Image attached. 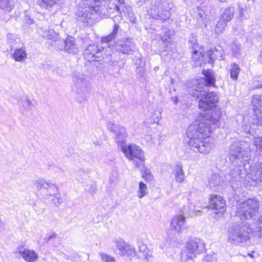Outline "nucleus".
Instances as JSON below:
<instances>
[{
  "label": "nucleus",
  "instance_id": "1",
  "mask_svg": "<svg viewBox=\"0 0 262 262\" xmlns=\"http://www.w3.org/2000/svg\"><path fill=\"white\" fill-rule=\"evenodd\" d=\"M250 138L243 141L233 142L229 148V160L233 167L230 172L229 181L232 187L234 183L247 182L249 185H255L262 181V163H257L253 166L249 163L252 150Z\"/></svg>",
  "mask_w": 262,
  "mask_h": 262
},
{
  "label": "nucleus",
  "instance_id": "2",
  "mask_svg": "<svg viewBox=\"0 0 262 262\" xmlns=\"http://www.w3.org/2000/svg\"><path fill=\"white\" fill-rule=\"evenodd\" d=\"M221 116V109H209L188 127L186 133L190 150L205 155L210 153L214 147L213 142L209 139L212 132L211 124L217 126Z\"/></svg>",
  "mask_w": 262,
  "mask_h": 262
},
{
  "label": "nucleus",
  "instance_id": "3",
  "mask_svg": "<svg viewBox=\"0 0 262 262\" xmlns=\"http://www.w3.org/2000/svg\"><path fill=\"white\" fill-rule=\"evenodd\" d=\"M119 26L115 24L111 33L101 38V45L91 44L84 51V56L88 60L99 61L103 59L112 66H117L118 62L113 59L112 42L118 36Z\"/></svg>",
  "mask_w": 262,
  "mask_h": 262
},
{
  "label": "nucleus",
  "instance_id": "4",
  "mask_svg": "<svg viewBox=\"0 0 262 262\" xmlns=\"http://www.w3.org/2000/svg\"><path fill=\"white\" fill-rule=\"evenodd\" d=\"M193 83L192 90L195 92H192V96L196 98H200L199 107L203 111L212 109L218 102L219 96L217 93L215 92H205L204 85L202 83L200 84L199 81H189L186 83V86L191 88V84Z\"/></svg>",
  "mask_w": 262,
  "mask_h": 262
},
{
  "label": "nucleus",
  "instance_id": "5",
  "mask_svg": "<svg viewBox=\"0 0 262 262\" xmlns=\"http://www.w3.org/2000/svg\"><path fill=\"white\" fill-rule=\"evenodd\" d=\"M258 209L259 201L254 198L249 199L238 204L235 214L241 220H250L255 216Z\"/></svg>",
  "mask_w": 262,
  "mask_h": 262
},
{
  "label": "nucleus",
  "instance_id": "6",
  "mask_svg": "<svg viewBox=\"0 0 262 262\" xmlns=\"http://www.w3.org/2000/svg\"><path fill=\"white\" fill-rule=\"evenodd\" d=\"M72 82L73 91L77 93L82 100L85 99L91 90L86 76L82 72H75L73 74Z\"/></svg>",
  "mask_w": 262,
  "mask_h": 262
},
{
  "label": "nucleus",
  "instance_id": "7",
  "mask_svg": "<svg viewBox=\"0 0 262 262\" xmlns=\"http://www.w3.org/2000/svg\"><path fill=\"white\" fill-rule=\"evenodd\" d=\"M253 114L249 117H245L243 125L262 124V94L254 95L251 100Z\"/></svg>",
  "mask_w": 262,
  "mask_h": 262
},
{
  "label": "nucleus",
  "instance_id": "8",
  "mask_svg": "<svg viewBox=\"0 0 262 262\" xmlns=\"http://www.w3.org/2000/svg\"><path fill=\"white\" fill-rule=\"evenodd\" d=\"M249 233L240 225H232L228 230V241L234 245H239L249 239Z\"/></svg>",
  "mask_w": 262,
  "mask_h": 262
},
{
  "label": "nucleus",
  "instance_id": "9",
  "mask_svg": "<svg viewBox=\"0 0 262 262\" xmlns=\"http://www.w3.org/2000/svg\"><path fill=\"white\" fill-rule=\"evenodd\" d=\"M173 4L166 1H157L151 9L153 18L165 21L170 18Z\"/></svg>",
  "mask_w": 262,
  "mask_h": 262
},
{
  "label": "nucleus",
  "instance_id": "10",
  "mask_svg": "<svg viewBox=\"0 0 262 262\" xmlns=\"http://www.w3.org/2000/svg\"><path fill=\"white\" fill-rule=\"evenodd\" d=\"M186 229L185 217L181 215H176L171 220L170 228L167 232V236L173 241H177Z\"/></svg>",
  "mask_w": 262,
  "mask_h": 262
},
{
  "label": "nucleus",
  "instance_id": "11",
  "mask_svg": "<svg viewBox=\"0 0 262 262\" xmlns=\"http://www.w3.org/2000/svg\"><path fill=\"white\" fill-rule=\"evenodd\" d=\"M204 249L205 244L202 240L198 238H191L185 243L181 255L183 256H187V258L189 259H193L196 257L197 254L202 252Z\"/></svg>",
  "mask_w": 262,
  "mask_h": 262
},
{
  "label": "nucleus",
  "instance_id": "12",
  "mask_svg": "<svg viewBox=\"0 0 262 262\" xmlns=\"http://www.w3.org/2000/svg\"><path fill=\"white\" fill-rule=\"evenodd\" d=\"M121 150L128 160L134 161L136 167L140 166L141 162L135 161V159L141 162H144L145 160L144 152L140 146L135 144L122 145Z\"/></svg>",
  "mask_w": 262,
  "mask_h": 262
},
{
  "label": "nucleus",
  "instance_id": "13",
  "mask_svg": "<svg viewBox=\"0 0 262 262\" xmlns=\"http://www.w3.org/2000/svg\"><path fill=\"white\" fill-rule=\"evenodd\" d=\"M209 207L213 213L223 214L226 211L225 200L218 194H211L209 198Z\"/></svg>",
  "mask_w": 262,
  "mask_h": 262
},
{
  "label": "nucleus",
  "instance_id": "14",
  "mask_svg": "<svg viewBox=\"0 0 262 262\" xmlns=\"http://www.w3.org/2000/svg\"><path fill=\"white\" fill-rule=\"evenodd\" d=\"M114 4L115 8L121 16L124 14L128 17L132 23H135L136 17L133 10V8L129 5H126L124 0H115Z\"/></svg>",
  "mask_w": 262,
  "mask_h": 262
},
{
  "label": "nucleus",
  "instance_id": "15",
  "mask_svg": "<svg viewBox=\"0 0 262 262\" xmlns=\"http://www.w3.org/2000/svg\"><path fill=\"white\" fill-rule=\"evenodd\" d=\"M113 47H115L117 51L123 54H128L135 48L132 39L130 38L118 40L114 43Z\"/></svg>",
  "mask_w": 262,
  "mask_h": 262
},
{
  "label": "nucleus",
  "instance_id": "16",
  "mask_svg": "<svg viewBox=\"0 0 262 262\" xmlns=\"http://www.w3.org/2000/svg\"><path fill=\"white\" fill-rule=\"evenodd\" d=\"M113 242L119 250V254L121 256L126 255L129 257L133 253L135 252V249L130 245L127 244L122 238H115Z\"/></svg>",
  "mask_w": 262,
  "mask_h": 262
},
{
  "label": "nucleus",
  "instance_id": "17",
  "mask_svg": "<svg viewBox=\"0 0 262 262\" xmlns=\"http://www.w3.org/2000/svg\"><path fill=\"white\" fill-rule=\"evenodd\" d=\"M62 44L61 47H58V49L68 54L75 55L79 51L75 40L72 36H68Z\"/></svg>",
  "mask_w": 262,
  "mask_h": 262
},
{
  "label": "nucleus",
  "instance_id": "18",
  "mask_svg": "<svg viewBox=\"0 0 262 262\" xmlns=\"http://www.w3.org/2000/svg\"><path fill=\"white\" fill-rule=\"evenodd\" d=\"M16 253L27 262H35L38 258V254L33 250L25 248L23 246H19L17 248Z\"/></svg>",
  "mask_w": 262,
  "mask_h": 262
},
{
  "label": "nucleus",
  "instance_id": "19",
  "mask_svg": "<svg viewBox=\"0 0 262 262\" xmlns=\"http://www.w3.org/2000/svg\"><path fill=\"white\" fill-rule=\"evenodd\" d=\"M224 53L222 49H217L216 48L211 49L207 52L208 62L212 64L215 59L222 60L224 59Z\"/></svg>",
  "mask_w": 262,
  "mask_h": 262
},
{
  "label": "nucleus",
  "instance_id": "20",
  "mask_svg": "<svg viewBox=\"0 0 262 262\" xmlns=\"http://www.w3.org/2000/svg\"><path fill=\"white\" fill-rule=\"evenodd\" d=\"M202 74L204 76V79L203 80L205 83V84H204V89L206 86L214 85L215 78L214 72L212 70H204L202 72ZM201 83L203 84L202 81L200 84Z\"/></svg>",
  "mask_w": 262,
  "mask_h": 262
},
{
  "label": "nucleus",
  "instance_id": "21",
  "mask_svg": "<svg viewBox=\"0 0 262 262\" xmlns=\"http://www.w3.org/2000/svg\"><path fill=\"white\" fill-rule=\"evenodd\" d=\"M107 127L109 130L113 133L115 135H127L125 128L121 125L108 122L107 123Z\"/></svg>",
  "mask_w": 262,
  "mask_h": 262
},
{
  "label": "nucleus",
  "instance_id": "22",
  "mask_svg": "<svg viewBox=\"0 0 262 262\" xmlns=\"http://www.w3.org/2000/svg\"><path fill=\"white\" fill-rule=\"evenodd\" d=\"M221 181V177L219 175L217 174H212L209 180V187L212 190L218 191Z\"/></svg>",
  "mask_w": 262,
  "mask_h": 262
},
{
  "label": "nucleus",
  "instance_id": "23",
  "mask_svg": "<svg viewBox=\"0 0 262 262\" xmlns=\"http://www.w3.org/2000/svg\"><path fill=\"white\" fill-rule=\"evenodd\" d=\"M173 173L178 183H181L184 181L185 175L182 165H177L173 170Z\"/></svg>",
  "mask_w": 262,
  "mask_h": 262
},
{
  "label": "nucleus",
  "instance_id": "24",
  "mask_svg": "<svg viewBox=\"0 0 262 262\" xmlns=\"http://www.w3.org/2000/svg\"><path fill=\"white\" fill-rule=\"evenodd\" d=\"M27 53L23 48L16 49L12 54V57L16 61H21L27 57Z\"/></svg>",
  "mask_w": 262,
  "mask_h": 262
},
{
  "label": "nucleus",
  "instance_id": "25",
  "mask_svg": "<svg viewBox=\"0 0 262 262\" xmlns=\"http://www.w3.org/2000/svg\"><path fill=\"white\" fill-rule=\"evenodd\" d=\"M234 14V8L232 7H228L224 10L221 18L226 22L230 21L233 18Z\"/></svg>",
  "mask_w": 262,
  "mask_h": 262
},
{
  "label": "nucleus",
  "instance_id": "26",
  "mask_svg": "<svg viewBox=\"0 0 262 262\" xmlns=\"http://www.w3.org/2000/svg\"><path fill=\"white\" fill-rule=\"evenodd\" d=\"M240 72V68L238 64L232 63L230 66V75L233 80H236Z\"/></svg>",
  "mask_w": 262,
  "mask_h": 262
},
{
  "label": "nucleus",
  "instance_id": "27",
  "mask_svg": "<svg viewBox=\"0 0 262 262\" xmlns=\"http://www.w3.org/2000/svg\"><path fill=\"white\" fill-rule=\"evenodd\" d=\"M45 189L47 190V193L51 196L58 192L57 187L50 181L47 183V186H45Z\"/></svg>",
  "mask_w": 262,
  "mask_h": 262
},
{
  "label": "nucleus",
  "instance_id": "28",
  "mask_svg": "<svg viewBox=\"0 0 262 262\" xmlns=\"http://www.w3.org/2000/svg\"><path fill=\"white\" fill-rule=\"evenodd\" d=\"M138 196L142 198L147 194V187L145 184L140 182L139 184V190L137 191Z\"/></svg>",
  "mask_w": 262,
  "mask_h": 262
},
{
  "label": "nucleus",
  "instance_id": "29",
  "mask_svg": "<svg viewBox=\"0 0 262 262\" xmlns=\"http://www.w3.org/2000/svg\"><path fill=\"white\" fill-rule=\"evenodd\" d=\"M231 51L234 56L240 55L241 52V45L236 41H233L231 45Z\"/></svg>",
  "mask_w": 262,
  "mask_h": 262
},
{
  "label": "nucleus",
  "instance_id": "30",
  "mask_svg": "<svg viewBox=\"0 0 262 262\" xmlns=\"http://www.w3.org/2000/svg\"><path fill=\"white\" fill-rule=\"evenodd\" d=\"M227 22L223 19L220 18L215 28V33L218 34L222 33L227 26Z\"/></svg>",
  "mask_w": 262,
  "mask_h": 262
},
{
  "label": "nucleus",
  "instance_id": "31",
  "mask_svg": "<svg viewBox=\"0 0 262 262\" xmlns=\"http://www.w3.org/2000/svg\"><path fill=\"white\" fill-rule=\"evenodd\" d=\"M48 182H49V181H47L42 178H38L33 181L34 185L38 190H40L42 188H45V186H47V183H48Z\"/></svg>",
  "mask_w": 262,
  "mask_h": 262
},
{
  "label": "nucleus",
  "instance_id": "32",
  "mask_svg": "<svg viewBox=\"0 0 262 262\" xmlns=\"http://www.w3.org/2000/svg\"><path fill=\"white\" fill-rule=\"evenodd\" d=\"M99 255L102 262H116L114 257L104 252L99 253Z\"/></svg>",
  "mask_w": 262,
  "mask_h": 262
},
{
  "label": "nucleus",
  "instance_id": "33",
  "mask_svg": "<svg viewBox=\"0 0 262 262\" xmlns=\"http://www.w3.org/2000/svg\"><path fill=\"white\" fill-rule=\"evenodd\" d=\"M58 0H42L39 4L43 8H47L48 6L51 7L57 3Z\"/></svg>",
  "mask_w": 262,
  "mask_h": 262
},
{
  "label": "nucleus",
  "instance_id": "34",
  "mask_svg": "<svg viewBox=\"0 0 262 262\" xmlns=\"http://www.w3.org/2000/svg\"><path fill=\"white\" fill-rule=\"evenodd\" d=\"M115 141L118 145L120 144L121 147L122 145H124L123 144L125 143L127 135H115Z\"/></svg>",
  "mask_w": 262,
  "mask_h": 262
},
{
  "label": "nucleus",
  "instance_id": "35",
  "mask_svg": "<svg viewBox=\"0 0 262 262\" xmlns=\"http://www.w3.org/2000/svg\"><path fill=\"white\" fill-rule=\"evenodd\" d=\"M143 177L146 182H150L152 180L154 177L151 173L150 170L145 169L142 174Z\"/></svg>",
  "mask_w": 262,
  "mask_h": 262
},
{
  "label": "nucleus",
  "instance_id": "36",
  "mask_svg": "<svg viewBox=\"0 0 262 262\" xmlns=\"http://www.w3.org/2000/svg\"><path fill=\"white\" fill-rule=\"evenodd\" d=\"M52 195L54 196L52 201L55 205H59L61 203L62 200L60 198V194L57 192Z\"/></svg>",
  "mask_w": 262,
  "mask_h": 262
},
{
  "label": "nucleus",
  "instance_id": "37",
  "mask_svg": "<svg viewBox=\"0 0 262 262\" xmlns=\"http://www.w3.org/2000/svg\"><path fill=\"white\" fill-rule=\"evenodd\" d=\"M136 73L138 76L140 77H143L145 73L144 67L137 68Z\"/></svg>",
  "mask_w": 262,
  "mask_h": 262
},
{
  "label": "nucleus",
  "instance_id": "38",
  "mask_svg": "<svg viewBox=\"0 0 262 262\" xmlns=\"http://www.w3.org/2000/svg\"><path fill=\"white\" fill-rule=\"evenodd\" d=\"M138 247L139 251L142 252L143 253H144L147 250L146 245L141 242L138 243Z\"/></svg>",
  "mask_w": 262,
  "mask_h": 262
},
{
  "label": "nucleus",
  "instance_id": "39",
  "mask_svg": "<svg viewBox=\"0 0 262 262\" xmlns=\"http://www.w3.org/2000/svg\"><path fill=\"white\" fill-rule=\"evenodd\" d=\"M135 64L137 68H140L144 67L145 63L144 60L142 58H140L136 60Z\"/></svg>",
  "mask_w": 262,
  "mask_h": 262
},
{
  "label": "nucleus",
  "instance_id": "40",
  "mask_svg": "<svg viewBox=\"0 0 262 262\" xmlns=\"http://www.w3.org/2000/svg\"><path fill=\"white\" fill-rule=\"evenodd\" d=\"M48 38L50 39H55L56 38V34L53 30L49 31Z\"/></svg>",
  "mask_w": 262,
  "mask_h": 262
},
{
  "label": "nucleus",
  "instance_id": "41",
  "mask_svg": "<svg viewBox=\"0 0 262 262\" xmlns=\"http://www.w3.org/2000/svg\"><path fill=\"white\" fill-rule=\"evenodd\" d=\"M47 69H48V71H51L53 73H56V74H59V73L58 71V69H56V67H55L54 66H52V65H48L47 66Z\"/></svg>",
  "mask_w": 262,
  "mask_h": 262
},
{
  "label": "nucleus",
  "instance_id": "42",
  "mask_svg": "<svg viewBox=\"0 0 262 262\" xmlns=\"http://www.w3.org/2000/svg\"><path fill=\"white\" fill-rule=\"evenodd\" d=\"M257 228L260 232V234L262 235V215L258 219Z\"/></svg>",
  "mask_w": 262,
  "mask_h": 262
},
{
  "label": "nucleus",
  "instance_id": "43",
  "mask_svg": "<svg viewBox=\"0 0 262 262\" xmlns=\"http://www.w3.org/2000/svg\"><path fill=\"white\" fill-rule=\"evenodd\" d=\"M94 67H95L96 71L97 72L101 71L103 68L102 64L101 63L98 62H95Z\"/></svg>",
  "mask_w": 262,
  "mask_h": 262
},
{
  "label": "nucleus",
  "instance_id": "44",
  "mask_svg": "<svg viewBox=\"0 0 262 262\" xmlns=\"http://www.w3.org/2000/svg\"><path fill=\"white\" fill-rule=\"evenodd\" d=\"M56 236V234L54 232H52L48 234L45 237V240L47 242H49L51 239L55 238Z\"/></svg>",
  "mask_w": 262,
  "mask_h": 262
},
{
  "label": "nucleus",
  "instance_id": "45",
  "mask_svg": "<svg viewBox=\"0 0 262 262\" xmlns=\"http://www.w3.org/2000/svg\"><path fill=\"white\" fill-rule=\"evenodd\" d=\"M9 0H0V9L7 7L9 4Z\"/></svg>",
  "mask_w": 262,
  "mask_h": 262
},
{
  "label": "nucleus",
  "instance_id": "46",
  "mask_svg": "<svg viewBox=\"0 0 262 262\" xmlns=\"http://www.w3.org/2000/svg\"><path fill=\"white\" fill-rule=\"evenodd\" d=\"M192 259H189L187 258V256H183L181 255V262H192Z\"/></svg>",
  "mask_w": 262,
  "mask_h": 262
},
{
  "label": "nucleus",
  "instance_id": "47",
  "mask_svg": "<svg viewBox=\"0 0 262 262\" xmlns=\"http://www.w3.org/2000/svg\"><path fill=\"white\" fill-rule=\"evenodd\" d=\"M192 57L193 59L196 60V58L195 57V56L197 55V54L198 53V51L196 50V49L195 48L194 49V47L192 46Z\"/></svg>",
  "mask_w": 262,
  "mask_h": 262
},
{
  "label": "nucleus",
  "instance_id": "48",
  "mask_svg": "<svg viewBox=\"0 0 262 262\" xmlns=\"http://www.w3.org/2000/svg\"><path fill=\"white\" fill-rule=\"evenodd\" d=\"M5 228V224L0 220V231H2Z\"/></svg>",
  "mask_w": 262,
  "mask_h": 262
},
{
  "label": "nucleus",
  "instance_id": "49",
  "mask_svg": "<svg viewBox=\"0 0 262 262\" xmlns=\"http://www.w3.org/2000/svg\"><path fill=\"white\" fill-rule=\"evenodd\" d=\"M30 104V101L28 99H26L24 101V104H23L24 106H28Z\"/></svg>",
  "mask_w": 262,
  "mask_h": 262
},
{
  "label": "nucleus",
  "instance_id": "50",
  "mask_svg": "<svg viewBox=\"0 0 262 262\" xmlns=\"http://www.w3.org/2000/svg\"><path fill=\"white\" fill-rule=\"evenodd\" d=\"M258 60L259 62L262 63V50L258 56Z\"/></svg>",
  "mask_w": 262,
  "mask_h": 262
},
{
  "label": "nucleus",
  "instance_id": "51",
  "mask_svg": "<svg viewBox=\"0 0 262 262\" xmlns=\"http://www.w3.org/2000/svg\"><path fill=\"white\" fill-rule=\"evenodd\" d=\"M172 100L173 101L174 104H177L178 102V98L177 97H172L171 98Z\"/></svg>",
  "mask_w": 262,
  "mask_h": 262
},
{
  "label": "nucleus",
  "instance_id": "52",
  "mask_svg": "<svg viewBox=\"0 0 262 262\" xmlns=\"http://www.w3.org/2000/svg\"><path fill=\"white\" fill-rule=\"evenodd\" d=\"M184 211H186V213H188V214H190V212L191 211H193V210H187L186 208L185 207H184Z\"/></svg>",
  "mask_w": 262,
  "mask_h": 262
},
{
  "label": "nucleus",
  "instance_id": "53",
  "mask_svg": "<svg viewBox=\"0 0 262 262\" xmlns=\"http://www.w3.org/2000/svg\"><path fill=\"white\" fill-rule=\"evenodd\" d=\"M256 89H261L262 88V84L261 83H258L256 85Z\"/></svg>",
  "mask_w": 262,
  "mask_h": 262
},
{
  "label": "nucleus",
  "instance_id": "54",
  "mask_svg": "<svg viewBox=\"0 0 262 262\" xmlns=\"http://www.w3.org/2000/svg\"><path fill=\"white\" fill-rule=\"evenodd\" d=\"M248 256H249V257H250L252 258H254V256L251 253H248Z\"/></svg>",
  "mask_w": 262,
  "mask_h": 262
},
{
  "label": "nucleus",
  "instance_id": "55",
  "mask_svg": "<svg viewBox=\"0 0 262 262\" xmlns=\"http://www.w3.org/2000/svg\"><path fill=\"white\" fill-rule=\"evenodd\" d=\"M199 15H200L201 18H203V17L204 15H203V14H202L201 12H199Z\"/></svg>",
  "mask_w": 262,
  "mask_h": 262
},
{
  "label": "nucleus",
  "instance_id": "56",
  "mask_svg": "<svg viewBox=\"0 0 262 262\" xmlns=\"http://www.w3.org/2000/svg\"><path fill=\"white\" fill-rule=\"evenodd\" d=\"M222 3H225L226 2L227 0H219Z\"/></svg>",
  "mask_w": 262,
  "mask_h": 262
},
{
  "label": "nucleus",
  "instance_id": "57",
  "mask_svg": "<svg viewBox=\"0 0 262 262\" xmlns=\"http://www.w3.org/2000/svg\"><path fill=\"white\" fill-rule=\"evenodd\" d=\"M30 24H33V20L32 19H30Z\"/></svg>",
  "mask_w": 262,
  "mask_h": 262
},
{
  "label": "nucleus",
  "instance_id": "58",
  "mask_svg": "<svg viewBox=\"0 0 262 262\" xmlns=\"http://www.w3.org/2000/svg\"><path fill=\"white\" fill-rule=\"evenodd\" d=\"M145 258L148 260V256H146V255H145Z\"/></svg>",
  "mask_w": 262,
  "mask_h": 262
},
{
  "label": "nucleus",
  "instance_id": "59",
  "mask_svg": "<svg viewBox=\"0 0 262 262\" xmlns=\"http://www.w3.org/2000/svg\"><path fill=\"white\" fill-rule=\"evenodd\" d=\"M158 69V67L155 68V69L157 70Z\"/></svg>",
  "mask_w": 262,
  "mask_h": 262
},
{
  "label": "nucleus",
  "instance_id": "60",
  "mask_svg": "<svg viewBox=\"0 0 262 262\" xmlns=\"http://www.w3.org/2000/svg\"><path fill=\"white\" fill-rule=\"evenodd\" d=\"M158 69V67L155 68V69L157 70Z\"/></svg>",
  "mask_w": 262,
  "mask_h": 262
},
{
  "label": "nucleus",
  "instance_id": "61",
  "mask_svg": "<svg viewBox=\"0 0 262 262\" xmlns=\"http://www.w3.org/2000/svg\"><path fill=\"white\" fill-rule=\"evenodd\" d=\"M158 69V67L155 68V69L157 70Z\"/></svg>",
  "mask_w": 262,
  "mask_h": 262
},
{
  "label": "nucleus",
  "instance_id": "62",
  "mask_svg": "<svg viewBox=\"0 0 262 262\" xmlns=\"http://www.w3.org/2000/svg\"><path fill=\"white\" fill-rule=\"evenodd\" d=\"M161 248H162V249H164V247H162V246H161Z\"/></svg>",
  "mask_w": 262,
  "mask_h": 262
}]
</instances>
